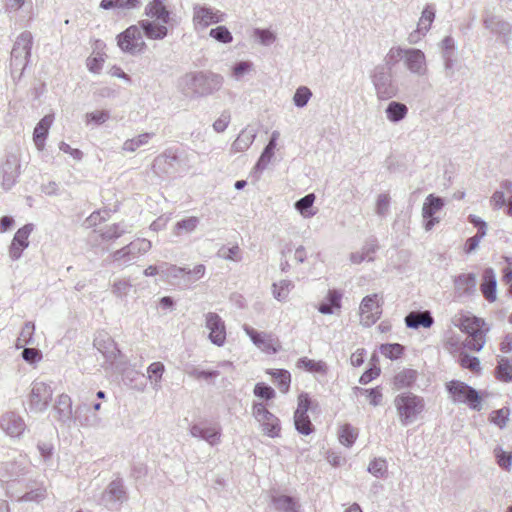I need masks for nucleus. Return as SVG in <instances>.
I'll return each mask as SVG.
<instances>
[{
    "mask_svg": "<svg viewBox=\"0 0 512 512\" xmlns=\"http://www.w3.org/2000/svg\"><path fill=\"white\" fill-rule=\"evenodd\" d=\"M255 139V134L252 131L243 130L238 135L236 140L232 144V149L235 152L245 151L250 147Z\"/></svg>",
    "mask_w": 512,
    "mask_h": 512,
    "instance_id": "obj_47",
    "label": "nucleus"
},
{
    "mask_svg": "<svg viewBox=\"0 0 512 512\" xmlns=\"http://www.w3.org/2000/svg\"><path fill=\"white\" fill-rule=\"evenodd\" d=\"M298 368H304L309 372H324L325 371V363L322 361H315L312 359H308L307 357H302L297 361Z\"/></svg>",
    "mask_w": 512,
    "mask_h": 512,
    "instance_id": "obj_58",
    "label": "nucleus"
},
{
    "mask_svg": "<svg viewBox=\"0 0 512 512\" xmlns=\"http://www.w3.org/2000/svg\"><path fill=\"white\" fill-rule=\"evenodd\" d=\"M94 346L104 355L107 360H114L120 353L114 341L108 337L107 340H95Z\"/></svg>",
    "mask_w": 512,
    "mask_h": 512,
    "instance_id": "obj_39",
    "label": "nucleus"
},
{
    "mask_svg": "<svg viewBox=\"0 0 512 512\" xmlns=\"http://www.w3.org/2000/svg\"><path fill=\"white\" fill-rule=\"evenodd\" d=\"M164 2L165 0H153L149 2L145 7V15L163 24H169L171 21V13Z\"/></svg>",
    "mask_w": 512,
    "mask_h": 512,
    "instance_id": "obj_26",
    "label": "nucleus"
},
{
    "mask_svg": "<svg viewBox=\"0 0 512 512\" xmlns=\"http://www.w3.org/2000/svg\"><path fill=\"white\" fill-rule=\"evenodd\" d=\"M357 436V430L350 424L343 425L339 431V441L346 447H351Z\"/></svg>",
    "mask_w": 512,
    "mask_h": 512,
    "instance_id": "obj_51",
    "label": "nucleus"
},
{
    "mask_svg": "<svg viewBox=\"0 0 512 512\" xmlns=\"http://www.w3.org/2000/svg\"><path fill=\"white\" fill-rule=\"evenodd\" d=\"M272 504L278 512H299L300 505L298 501L288 495H273Z\"/></svg>",
    "mask_w": 512,
    "mask_h": 512,
    "instance_id": "obj_35",
    "label": "nucleus"
},
{
    "mask_svg": "<svg viewBox=\"0 0 512 512\" xmlns=\"http://www.w3.org/2000/svg\"><path fill=\"white\" fill-rule=\"evenodd\" d=\"M360 323L370 327L376 323L382 314L381 305L378 301V294L365 296L360 303Z\"/></svg>",
    "mask_w": 512,
    "mask_h": 512,
    "instance_id": "obj_14",
    "label": "nucleus"
},
{
    "mask_svg": "<svg viewBox=\"0 0 512 512\" xmlns=\"http://www.w3.org/2000/svg\"><path fill=\"white\" fill-rule=\"evenodd\" d=\"M20 175V162L17 156L11 154L6 157L2 165V186L5 190H10L16 183Z\"/></svg>",
    "mask_w": 512,
    "mask_h": 512,
    "instance_id": "obj_19",
    "label": "nucleus"
},
{
    "mask_svg": "<svg viewBox=\"0 0 512 512\" xmlns=\"http://www.w3.org/2000/svg\"><path fill=\"white\" fill-rule=\"evenodd\" d=\"M125 500L126 490L124 483L122 479L118 478L113 480L103 491L99 503L109 511H115Z\"/></svg>",
    "mask_w": 512,
    "mask_h": 512,
    "instance_id": "obj_11",
    "label": "nucleus"
},
{
    "mask_svg": "<svg viewBox=\"0 0 512 512\" xmlns=\"http://www.w3.org/2000/svg\"><path fill=\"white\" fill-rule=\"evenodd\" d=\"M441 58L443 61L444 75L450 82H453L455 80V73L460 68L457 64V59L454 55Z\"/></svg>",
    "mask_w": 512,
    "mask_h": 512,
    "instance_id": "obj_52",
    "label": "nucleus"
},
{
    "mask_svg": "<svg viewBox=\"0 0 512 512\" xmlns=\"http://www.w3.org/2000/svg\"><path fill=\"white\" fill-rule=\"evenodd\" d=\"M205 326L209 330V340L216 346H223L226 341V326L215 312L205 314Z\"/></svg>",
    "mask_w": 512,
    "mask_h": 512,
    "instance_id": "obj_16",
    "label": "nucleus"
},
{
    "mask_svg": "<svg viewBox=\"0 0 512 512\" xmlns=\"http://www.w3.org/2000/svg\"><path fill=\"white\" fill-rule=\"evenodd\" d=\"M154 133H143L132 139H127L122 145V151L124 152H135L140 147L148 144L149 140L154 137Z\"/></svg>",
    "mask_w": 512,
    "mask_h": 512,
    "instance_id": "obj_42",
    "label": "nucleus"
},
{
    "mask_svg": "<svg viewBox=\"0 0 512 512\" xmlns=\"http://www.w3.org/2000/svg\"><path fill=\"white\" fill-rule=\"evenodd\" d=\"M254 394L256 397L265 400H271L275 397L274 389L263 382L257 383L255 385Z\"/></svg>",
    "mask_w": 512,
    "mask_h": 512,
    "instance_id": "obj_64",
    "label": "nucleus"
},
{
    "mask_svg": "<svg viewBox=\"0 0 512 512\" xmlns=\"http://www.w3.org/2000/svg\"><path fill=\"white\" fill-rule=\"evenodd\" d=\"M243 330L249 336L253 344L260 348L261 350L267 353H276L278 351L276 347V342L271 335L264 332H258L257 330L246 324L243 326Z\"/></svg>",
    "mask_w": 512,
    "mask_h": 512,
    "instance_id": "obj_20",
    "label": "nucleus"
},
{
    "mask_svg": "<svg viewBox=\"0 0 512 512\" xmlns=\"http://www.w3.org/2000/svg\"><path fill=\"white\" fill-rule=\"evenodd\" d=\"M117 45L122 52L137 55L144 52L146 43L137 25H131L117 36Z\"/></svg>",
    "mask_w": 512,
    "mask_h": 512,
    "instance_id": "obj_8",
    "label": "nucleus"
},
{
    "mask_svg": "<svg viewBox=\"0 0 512 512\" xmlns=\"http://www.w3.org/2000/svg\"><path fill=\"white\" fill-rule=\"evenodd\" d=\"M54 417L63 424H69L72 420V401L67 394H61L54 405Z\"/></svg>",
    "mask_w": 512,
    "mask_h": 512,
    "instance_id": "obj_27",
    "label": "nucleus"
},
{
    "mask_svg": "<svg viewBox=\"0 0 512 512\" xmlns=\"http://www.w3.org/2000/svg\"><path fill=\"white\" fill-rule=\"evenodd\" d=\"M53 123V115H45L36 125L33 132V141L38 150H43L49 129Z\"/></svg>",
    "mask_w": 512,
    "mask_h": 512,
    "instance_id": "obj_31",
    "label": "nucleus"
},
{
    "mask_svg": "<svg viewBox=\"0 0 512 512\" xmlns=\"http://www.w3.org/2000/svg\"><path fill=\"white\" fill-rule=\"evenodd\" d=\"M436 9L434 4H427L421 13V17L418 21L419 31H422V35H425L431 28V25L435 19Z\"/></svg>",
    "mask_w": 512,
    "mask_h": 512,
    "instance_id": "obj_40",
    "label": "nucleus"
},
{
    "mask_svg": "<svg viewBox=\"0 0 512 512\" xmlns=\"http://www.w3.org/2000/svg\"><path fill=\"white\" fill-rule=\"evenodd\" d=\"M403 350V346L398 343L383 344L380 347L381 354L391 360L398 359L402 355Z\"/></svg>",
    "mask_w": 512,
    "mask_h": 512,
    "instance_id": "obj_62",
    "label": "nucleus"
},
{
    "mask_svg": "<svg viewBox=\"0 0 512 512\" xmlns=\"http://www.w3.org/2000/svg\"><path fill=\"white\" fill-rule=\"evenodd\" d=\"M33 45V36L29 31H23L16 38L10 58V68L13 77L21 78L27 67Z\"/></svg>",
    "mask_w": 512,
    "mask_h": 512,
    "instance_id": "obj_2",
    "label": "nucleus"
},
{
    "mask_svg": "<svg viewBox=\"0 0 512 512\" xmlns=\"http://www.w3.org/2000/svg\"><path fill=\"white\" fill-rule=\"evenodd\" d=\"M0 427L11 437H19L26 429V424L21 416L14 412L4 414L0 419Z\"/></svg>",
    "mask_w": 512,
    "mask_h": 512,
    "instance_id": "obj_21",
    "label": "nucleus"
},
{
    "mask_svg": "<svg viewBox=\"0 0 512 512\" xmlns=\"http://www.w3.org/2000/svg\"><path fill=\"white\" fill-rule=\"evenodd\" d=\"M378 250V243L375 238H370L365 241L361 251L353 252L350 255V260L353 264H360L363 261H373L374 254Z\"/></svg>",
    "mask_w": 512,
    "mask_h": 512,
    "instance_id": "obj_32",
    "label": "nucleus"
},
{
    "mask_svg": "<svg viewBox=\"0 0 512 512\" xmlns=\"http://www.w3.org/2000/svg\"><path fill=\"white\" fill-rule=\"evenodd\" d=\"M166 25L167 24L161 22L156 23L152 20H140L137 26L140 28L142 35H145L148 39L162 40L168 34Z\"/></svg>",
    "mask_w": 512,
    "mask_h": 512,
    "instance_id": "obj_25",
    "label": "nucleus"
},
{
    "mask_svg": "<svg viewBox=\"0 0 512 512\" xmlns=\"http://www.w3.org/2000/svg\"><path fill=\"white\" fill-rule=\"evenodd\" d=\"M35 325L33 322H26L22 327L19 337L17 338V347H25L26 345H33Z\"/></svg>",
    "mask_w": 512,
    "mask_h": 512,
    "instance_id": "obj_46",
    "label": "nucleus"
},
{
    "mask_svg": "<svg viewBox=\"0 0 512 512\" xmlns=\"http://www.w3.org/2000/svg\"><path fill=\"white\" fill-rule=\"evenodd\" d=\"M131 288L132 284L129 280L119 279L114 281L112 285V293L117 298L123 299L128 295Z\"/></svg>",
    "mask_w": 512,
    "mask_h": 512,
    "instance_id": "obj_61",
    "label": "nucleus"
},
{
    "mask_svg": "<svg viewBox=\"0 0 512 512\" xmlns=\"http://www.w3.org/2000/svg\"><path fill=\"white\" fill-rule=\"evenodd\" d=\"M26 473V465L22 456L13 461L0 464V479L8 482Z\"/></svg>",
    "mask_w": 512,
    "mask_h": 512,
    "instance_id": "obj_24",
    "label": "nucleus"
},
{
    "mask_svg": "<svg viewBox=\"0 0 512 512\" xmlns=\"http://www.w3.org/2000/svg\"><path fill=\"white\" fill-rule=\"evenodd\" d=\"M483 26L492 34L500 37L506 46L509 45L512 34V24L510 22L486 10L483 13Z\"/></svg>",
    "mask_w": 512,
    "mask_h": 512,
    "instance_id": "obj_10",
    "label": "nucleus"
},
{
    "mask_svg": "<svg viewBox=\"0 0 512 512\" xmlns=\"http://www.w3.org/2000/svg\"><path fill=\"white\" fill-rule=\"evenodd\" d=\"M314 201H315V195L312 193L307 194L304 197L300 198L298 201H296L295 208L303 216H311L314 214L310 211V209L313 206Z\"/></svg>",
    "mask_w": 512,
    "mask_h": 512,
    "instance_id": "obj_56",
    "label": "nucleus"
},
{
    "mask_svg": "<svg viewBox=\"0 0 512 512\" xmlns=\"http://www.w3.org/2000/svg\"><path fill=\"white\" fill-rule=\"evenodd\" d=\"M165 371V366L161 362H153L147 368V376L150 380L152 387L155 390L161 388L162 376Z\"/></svg>",
    "mask_w": 512,
    "mask_h": 512,
    "instance_id": "obj_41",
    "label": "nucleus"
},
{
    "mask_svg": "<svg viewBox=\"0 0 512 512\" xmlns=\"http://www.w3.org/2000/svg\"><path fill=\"white\" fill-rule=\"evenodd\" d=\"M199 219L195 216L184 218L175 224V233L180 235L182 232L192 233L198 226Z\"/></svg>",
    "mask_w": 512,
    "mask_h": 512,
    "instance_id": "obj_53",
    "label": "nucleus"
},
{
    "mask_svg": "<svg viewBox=\"0 0 512 512\" xmlns=\"http://www.w3.org/2000/svg\"><path fill=\"white\" fill-rule=\"evenodd\" d=\"M225 13L205 5L196 4L193 7V24L196 31L204 30L211 24L225 20Z\"/></svg>",
    "mask_w": 512,
    "mask_h": 512,
    "instance_id": "obj_13",
    "label": "nucleus"
},
{
    "mask_svg": "<svg viewBox=\"0 0 512 512\" xmlns=\"http://www.w3.org/2000/svg\"><path fill=\"white\" fill-rule=\"evenodd\" d=\"M341 299L342 294L339 291L335 289L329 290L326 297V301L319 305L318 311L324 315L333 314L334 309L341 308Z\"/></svg>",
    "mask_w": 512,
    "mask_h": 512,
    "instance_id": "obj_36",
    "label": "nucleus"
},
{
    "mask_svg": "<svg viewBox=\"0 0 512 512\" xmlns=\"http://www.w3.org/2000/svg\"><path fill=\"white\" fill-rule=\"evenodd\" d=\"M446 389L453 402L467 404L475 411L482 409L481 397L478 391L468 384L459 380H452L446 384Z\"/></svg>",
    "mask_w": 512,
    "mask_h": 512,
    "instance_id": "obj_5",
    "label": "nucleus"
},
{
    "mask_svg": "<svg viewBox=\"0 0 512 512\" xmlns=\"http://www.w3.org/2000/svg\"><path fill=\"white\" fill-rule=\"evenodd\" d=\"M268 373L273 377L274 382L282 393L288 392L291 383V375L287 370L275 369L268 371Z\"/></svg>",
    "mask_w": 512,
    "mask_h": 512,
    "instance_id": "obj_43",
    "label": "nucleus"
},
{
    "mask_svg": "<svg viewBox=\"0 0 512 512\" xmlns=\"http://www.w3.org/2000/svg\"><path fill=\"white\" fill-rule=\"evenodd\" d=\"M252 414L262 426L264 434L272 438L279 436L281 430L279 419L263 403H254Z\"/></svg>",
    "mask_w": 512,
    "mask_h": 512,
    "instance_id": "obj_12",
    "label": "nucleus"
},
{
    "mask_svg": "<svg viewBox=\"0 0 512 512\" xmlns=\"http://www.w3.org/2000/svg\"><path fill=\"white\" fill-rule=\"evenodd\" d=\"M206 273V267L203 264H197L193 267V269H188L185 267V272L183 274L182 287H190L201 278L204 277Z\"/></svg>",
    "mask_w": 512,
    "mask_h": 512,
    "instance_id": "obj_38",
    "label": "nucleus"
},
{
    "mask_svg": "<svg viewBox=\"0 0 512 512\" xmlns=\"http://www.w3.org/2000/svg\"><path fill=\"white\" fill-rule=\"evenodd\" d=\"M476 275L474 273L460 274L454 278L455 291L460 296L472 295L476 291Z\"/></svg>",
    "mask_w": 512,
    "mask_h": 512,
    "instance_id": "obj_29",
    "label": "nucleus"
},
{
    "mask_svg": "<svg viewBox=\"0 0 512 512\" xmlns=\"http://www.w3.org/2000/svg\"><path fill=\"white\" fill-rule=\"evenodd\" d=\"M394 404L400 421L404 426L414 422L417 415L424 408L423 399L410 392L398 395L394 400Z\"/></svg>",
    "mask_w": 512,
    "mask_h": 512,
    "instance_id": "obj_4",
    "label": "nucleus"
},
{
    "mask_svg": "<svg viewBox=\"0 0 512 512\" xmlns=\"http://www.w3.org/2000/svg\"><path fill=\"white\" fill-rule=\"evenodd\" d=\"M183 90L187 95L204 97L220 90L223 77L212 72H196L186 74L183 79Z\"/></svg>",
    "mask_w": 512,
    "mask_h": 512,
    "instance_id": "obj_1",
    "label": "nucleus"
},
{
    "mask_svg": "<svg viewBox=\"0 0 512 512\" xmlns=\"http://www.w3.org/2000/svg\"><path fill=\"white\" fill-rule=\"evenodd\" d=\"M311 97V90L306 86H300L296 89L293 96L294 105L296 107L303 108L307 105Z\"/></svg>",
    "mask_w": 512,
    "mask_h": 512,
    "instance_id": "obj_57",
    "label": "nucleus"
},
{
    "mask_svg": "<svg viewBox=\"0 0 512 512\" xmlns=\"http://www.w3.org/2000/svg\"><path fill=\"white\" fill-rule=\"evenodd\" d=\"M510 410L507 407H503L501 409L495 410L490 415V421L498 426L499 428H504L507 425L509 420Z\"/></svg>",
    "mask_w": 512,
    "mask_h": 512,
    "instance_id": "obj_60",
    "label": "nucleus"
},
{
    "mask_svg": "<svg viewBox=\"0 0 512 512\" xmlns=\"http://www.w3.org/2000/svg\"><path fill=\"white\" fill-rule=\"evenodd\" d=\"M184 372L194 379H205L209 380L212 378H216L219 376L220 372L218 370H201L198 367L187 364L184 368Z\"/></svg>",
    "mask_w": 512,
    "mask_h": 512,
    "instance_id": "obj_45",
    "label": "nucleus"
},
{
    "mask_svg": "<svg viewBox=\"0 0 512 512\" xmlns=\"http://www.w3.org/2000/svg\"><path fill=\"white\" fill-rule=\"evenodd\" d=\"M33 229L34 225L28 223L17 230L9 248V255L11 259L18 260L21 257L24 249L29 246L28 238Z\"/></svg>",
    "mask_w": 512,
    "mask_h": 512,
    "instance_id": "obj_18",
    "label": "nucleus"
},
{
    "mask_svg": "<svg viewBox=\"0 0 512 512\" xmlns=\"http://www.w3.org/2000/svg\"><path fill=\"white\" fill-rule=\"evenodd\" d=\"M385 114L390 122L399 123L406 118L408 107L402 102L391 101L385 109Z\"/></svg>",
    "mask_w": 512,
    "mask_h": 512,
    "instance_id": "obj_37",
    "label": "nucleus"
},
{
    "mask_svg": "<svg viewBox=\"0 0 512 512\" xmlns=\"http://www.w3.org/2000/svg\"><path fill=\"white\" fill-rule=\"evenodd\" d=\"M496 287L497 281L494 270L490 267L486 268L483 271L480 290L487 301L494 302L496 300Z\"/></svg>",
    "mask_w": 512,
    "mask_h": 512,
    "instance_id": "obj_28",
    "label": "nucleus"
},
{
    "mask_svg": "<svg viewBox=\"0 0 512 512\" xmlns=\"http://www.w3.org/2000/svg\"><path fill=\"white\" fill-rule=\"evenodd\" d=\"M371 78L378 99L388 100L397 95L398 85L393 79L390 68L376 66Z\"/></svg>",
    "mask_w": 512,
    "mask_h": 512,
    "instance_id": "obj_6",
    "label": "nucleus"
},
{
    "mask_svg": "<svg viewBox=\"0 0 512 512\" xmlns=\"http://www.w3.org/2000/svg\"><path fill=\"white\" fill-rule=\"evenodd\" d=\"M295 429L303 435H310L314 431V426L308 416V414L298 417L294 415Z\"/></svg>",
    "mask_w": 512,
    "mask_h": 512,
    "instance_id": "obj_55",
    "label": "nucleus"
},
{
    "mask_svg": "<svg viewBox=\"0 0 512 512\" xmlns=\"http://www.w3.org/2000/svg\"><path fill=\"white\" fill-rule=\"evenodd\" d=\"M209 35L220 43L228 44L233 41V36L226 26L212 28Z\"/></svg>",
    "mask_w": 512,
    "mask_h": 512,
    "instance_id": "obj_59",
    "label": "nucleus"
},
{
    "mask_svg": "<svg viewBox=\"0 0 512 512\" xmlns=\"http://www.w3.org/2000/svg\"><path fill=\"white\" fill-rule=\"evenodd\" d=\"M444 206L445 201L442 197L434 194H429L426 197L422 207V217L426 231L432 230L440 222V218L435 216V214L441 211Z\"/></svg>",
    "mask_w": 512,
    "mask_h": 512,
    "instance_id": "obj_15",
    "label": "nucleus"
},
{
    "mask_svg": "<svg viewBox=\"0 0 512 512\" xmlns=\"http://www.w3.org/2000/svg\"><path fill=\"white\" fill-rule=\"evenodd\" d=\"M275 148L276 144L268 142L256 164V168L261 170L266 168V166L268 165V163L270 162L271 158L274 155Z\"/></svg>",
    "mask_w": 512,
    "mask_h": 512,
    "instance_id": "obj_63",
    "label": "nucleus"
},
{
    "mask_svg": "<svg viewBox=\"0 0 512 512\" xmlns=\"http://www.w3.org/2000/svg\"><path fill=\"white\" fill-rule=\"evenodd\" d=\"M368 472L377 478H383L387 474L388 465L384 458H375L368 465Z\"/></svg>",
    "mask_w": 512,
    "mask_h": 512,
    "instance_id": "obj_54",
    "label": "nucleus"
},
{
    "mask_svg": "<svg viewBox=\"0 0 512 512\" xmlns=\"http://www.w3.org/2000/svg\"><path fill=\"white\" fill-rule=\"evenodd\" d=\"M404 64L410 73L416 76L427 74L426 56L423 51L416 48H408L404 55Z\"/></svg>",
    "mask_w": 512,
    "mask_h": 512,
    "instance_id": "obj_17",
    "label": "nucleus"
},
{
    "mask_svg": "<svg viewBox=\"0 0 512 512\" xmlns=\"http://www.w3.org/2000/svg\"><path fill=\"white\" fill-rule=\"evenodd\" d=\"M127 232H128V230L124 226H122L120 224H112V225L105 226L101 230L100 236H101L102 240L110 241V240H115V239L120 238L122 235H124Z\"/></svg>",
    "mask_w": 512,
    "mask_h": 512,
    "instance_id": "obj_49",
    "label": "nucleus"
},
{
    "mask_svg": "<svg viewBox=\"0 0 512 512\" xmlns=\"http://www.w3.org/2000/svg\"><path fill=\"white\" fill-rule=\"evenodd\" d=\"M177 161V154L171 149H168L154 159L152 170L158 176L170 174L174 171Z\"/></svg>",
    "mask_w": 512,
    "mask_h": 512,
    "instance_id": "obj_22",
    "label": "nucleus"
},
{
    "mask_svg": "<svg viewBox=\"0 0 512 512\" xmlns=\"http://www.w3.org/2000/svg\"><path fill=\"white\" fill-rule=\"evenodd\" d=\"M162 271V279L167 281L173 285L182 286L183 274L185 272V267H178L173 264H169L167 262L161 263Z\"/></svg>",
    "mask_w": 512,
    "mask_h": 512,
    "instance_id": "obj_34",
    "label": "nucleus"
},
{
    "mask_svg": "<svg viewBox=\"0 0 512 512\" xmlns=\"http://www.w3.org/2000/svg\"><path fill=\"white\" fill-rule=\"evenodd\" d=\"M293 287L294 285L290 280H281L279 283H274L272 285L274 298L278 301L286 300Z\"/></svg>",
    "mask_w": 512,
    "mask_h": 512,
    "instance_id": "obj_50",
    "label": "nucleus"
},
{
    "mask_svg": "<svg viewBox=\"0 0 512 512\" xmlns=\"http://www.w3.org/2000/svg\"><path fill=\"white\" fill-rule=\"evenodd\" d=\"M74 418L83 427H97L101 423V418L95 412L90 413L88 403H82L77 406Z\"/></svg>",
    "mask_w": 512,
    "mask_h": 512,
    "instance_id": "obj_30",
    "label": "nucleus"
},
{
    "mask_svg": "<svg viewBox=\"0 0 512 512\" xmlns=\"http://www.w3.org/2000/svg\"><path fill=\"white\" fill-rule=\"evenodd\" d=\"M484 321L475 316H463L459 328L467 334L465 346L469 350L480 351L485 344Z\"/></svg>",
    "mask_w": 512,
    "mask_h": 512,
    "instance_id": "obj_3",
    "label": "nucleus"
},
{
    "mask_svg": "<svg viewBox=\"0 0 512 512\" xmlns=\"http://www.w3.org/2000/svg\"><path fill=\"white\" fill-rule=\"evenodd\" d=\"M53 390L50 385L35 381L31 385L29 394V408L30 411L40 413L45 411L52 399Z\"/></svg>",
    "mask_w": 512,
    "mask_h": 512,
    "instance_id": "obj_9",
    "label": "nucleus"
},
{
    "mask_svg": "<svg viewBox=\"0 0 512 512\" xmlns=\"http://www.w3.org/2000/svg\"><path fill=\"white\" fill-rule=\"evenodd\" d=\"M434 319L429 311L410 312L405 317V324L408 328L418 329L420 327L430 328Z\"/></svg>",
    "mask_w": 512,
    "mask_h": 512,
    "instance_id": "obj_33",
    "label": "nucleus"
},
{
    "mask_svg": "<svg viewBox=\"0 0 512 512\" xmlns=\"http://www.w3.org/2000/svg\"><path fill=\"white\" fill-rule=\"evenodd\" d=\"M190 434L192 437L205 440L210 445L214 446L220 442L221 429L217 425L207 426L199 423L191 426Z\"/></svg>",
    "mask_w": 512,
    "mask_h": 512,
    "instance_id": "obj_23",
    "label": "nucleus"
},
{
    "mask_svg": "<svg viewBox=\"0 0 512 512\" xmlns=\"http://www.w3.org/2000/svg\"><path fill=\"white\" fill-rule=\"evenodd\" d=\"M151 247L152 245L149 240L137 239L113 252L111 257L113 262H118L120 265L128 266L134 263L141 255L146 254Z\"/></svg>",
    "mask_w": 512,
    "mask_h": 512,
    "instance_id": "obj_7",
    "label": "nucleus"
},
{
    "mask_svg": "<svg viewBox=\"0 0 512 512\" xmlns=\"http://www.w3.org/2000/svg\"><path fill=\"white\" fill-rule=\"evenodd\" d=\"M417 379V372L413 369H405L394 377V385L398 388L410 387Z\"/></svg>",
    "mask_w": 512,
    "mask_h": 512,
    "instance_id": "obj_44",
    "label": "nucleus"
},
{
    "mask_svg": "<svg viewBox=\"0 0 512 512\" xmlns=\"http://www.w3.org/2000/svg\"><path fill=\"white\" fill-rule=\"evenodd\" d=\"M496 377L504 382H512V366L508 358H499L496 367Z\"/></svg>",
    "mask_w": 512,
    "mask_h": 512,
    "instance_id": "obj_48",
    "label": "nucleus"
}]
</instances>
